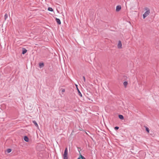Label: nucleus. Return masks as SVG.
I'll use <instances>...</instances> for the list:
<instances>
[{
	"label": "nucleus",
	"mask_w": 159,
	"mask_h": 159,
	"mask_svg": "<svg viewBox=\"0 0 159 159\" xmlns=\"http://www.w3.org/2000/svg\"><path fill=\"white\" fill-rule=\"evenodd\" d=\"M144 10L146 11L143 15V19H145L147 16H148L150 13V10L149 8L148 7H145Z\"/></svg>",
	"instance_id": "1"
},
{
	"label": "nucleus",
	"mask_w": 159,
	"mask_h": 159,
	"mask_svg": "<svg viewBox=\"0 0 159 159\" xmlns=\"http://www.w3.org/2000/svg\"><path fill=\"white\" fill-rule=\"evenodd\" d=\"M68 154V150L67 148H66L63 154V159H68L67 156Z\"/></svg>",
	"instance_id": "2"
},
{
	"label": "nucleus",
	"mask_w": 159,
	"mask_h": 159,
	"mask_svg": "<svg viewBox=\"0 0 159 159\" xmlns=\"http://www.w3.org/2000/svg\"><path fill=\"white\" fill-rule=\"evenodd\" d=\"M122 45L121 42L120 41V40L118 41V45H117L118 48H122Z\"/></svg>",
	"instance_id": "3"
},
{
	"label": "nucleus",
	"mask_w": 159,
	"mask_h": 159,
	"mask_svg": "<svg viewBox=\"0 0 159 159\" xmlns=\"http://www.w3.org/2000/svg\"><path fill=\"white\" fill-rule=\"evenodd\" d=\"M121 9V6L120 5H118L116 7V10L117 11H118Z\"/></svg>",
	"instance_id": "4"
},
{
	"label": "nucleus",
	"mask_w": 159,
	"mask_h": 159,
	"mask_svg": "<svg viewBox=\"0 0 159 159\" xmlns=\"http://www.w3.org/2000/svg\"><path fill=\"white\" fill-rule=\"evenodd\" d=\"M77 90L78 92V95L81 97H82V94L80 92V90H79V89L78 88V87H77Z\"/></svg>",
	"instance_id": "5"
},
{
	"label": "nucleus",
	"mask_w": 159,
	"mask_h": 159,
	"mask_svg": "<svg viewBox=\"0 0 159 159\" xmlns=\"http://www.w3.org/2000/svg\"><path fill=\"white\" fill-rule=\"evenodd\" d=\"M56 20L57 22L60 25L61 24V22L60 19L56 18Z\"/></svg>",
	"instance_id": "6"
},
{
	"label": "nucleus",
	"mask_w": 159,
	"mask_h": 159,
	"mask_svg": "<svg viewBox=\"0 0 159 159\" xmlns=\"http://www.w3.org/2000/svg\"><path fill=\"white\" fill-rule=\"evenodd\" d=\"M27 51V50L24 48H22V54H25Z\"/></svg>",
	"instance_id": "7"
},
{
	"label": "nucleus",
	"mask_w": 159,
	"mask_h": 159,
	"mask_svg": "<svg viewBox=\"0 0 159 159\" xmlns=\"http://www.w3.org/2000/svg\"><path fill=\"white\" fill-rule=\"evenodd\" d=\"M39 67L40 68H41L42 67L44 66V63L43 62L39 63Z\"/></svg>",
	"instance_id": "8"
},
{
	"label": "nucleus",
	"mask_w": 159,
	"mask_h": 159,
	"mask_svg": "<svg viewBox=\"0 0 159 159\" xmlns=\"http://www.w3.org/2000/svg\"><path fill=\"white\" fill-rule=\"evenodd\" d=\"M24 140L25 141L27 142L29 141L28 138L27 136H25L24 137Z\"/></svg>",
	"instance_id": "9"
},
{
	"label": "nucleus",
	"mask_w": 159,
	"mask_h": 159,
	"mask_svg": "<svg viewBox=\"0 0 159 159\" xmlns=\"http://www.w3.org/2000/svg\"><path fill=\"white\" fill-rule=\"evenodd\" d=\"M119 118L121 120H123L124 119L123 116L121 115H119Z\"/></svg>",
	"instance_id": "10"
},
{
	"label": "nucleus",
	"mask_w": 159,
	"mask_h": 159,
	"mask_svg": "<svg viewBox=\"0 0 159 159\" xmlns=\"http://www.w3.org/2000/svg\"><path fill=\"white\" fill-rule=\"evenodd\" d=\"M33 123L34 124L36 127H38V125L35 120L33 121Z\"/></svg>",
	"instance_id": "11"
},
{
	"label": "nucleus",
	"mask_w": 159,
	"mask_h": 159,
	"mask_svg": "<svg viewBox=\"0 0 159 159\" xmlns=\"http://www.w3.org/2000/svg\"><path fill=\"white\" fill-rule=\"evenodd\" d=\"M127 84H128V83L127 81H125L123 83V84H124L125 88H126Z\"/></svg>",
	"instance_id": "12"
},
{
	"label": "nucleus",
	"mask_w": 159,
	"mask_h": 159,
	"mask_svg": "<svg viewBox=\"0 0 159 159\" xmlns=\"http://www.w3.org/2000/svg\"><path fill=\"white\" fill-rule=\"evenodd\" d=\"M7 152L8 153H10L11 151V149L10 148H8L7 150Z\"/></svg>",
	"instance_id": "13"
},
{
	"label": "nucleus",
	"mask_w": 159,
	"mask_h": 159,
	"mask_svg": "<svg viewBox=\"0 0 159 159\" xmlns=\"http://www.w3.org/2000/svg\"><path fill=\"white\" fill-rule=\"evenodd\" d=\"M48 10L49 11H53V9L51 7H49L48 8Z\"/></svg>",
	"instance_id": "14"
},
{
	"label": "nucleus",
	"mask_w": 159,
	"mask_h": 159,
	"mask_svg": "<svg viewBox=\"0 0 159 159\" xmlns=\"http://www.w3.org/2000/svg\"><path fill=\"white\" fill-rule=\"evenodd\" d=\"M80 158H80L81 159H86V158L81 154L80 155Z\"/></svg>",
	"instance_id": "15"
},
{
	"label": "nucleus",
	"mask_w": 159,
	"mask_h": 159,
	"mask_svg": "<svg viewBox=\"0 0 159 159\" xmlns=\"http://www.w3.org/2000/svg\"><path fill=\"white\" fill-rule=\"evenodd\" d=\"M146 131L149 133V128L147 127H146Z\"/></svg>",
	"instance_id": "16"
},
{
	"label": "nucleus",
	"mask_w": 159,
	"mask_h": 159,
	"mask_svg": "<svg viewBox=\"0 0 159 159\" xmlns=\"http://www.w3.org/2000/svg\"><path fill=\"white\" fill-rule=\"evenodd\" d=\"M8 17V15L7 14H6L4 15L5 19L6 20Z\"/></svg>",
	"instance_id": "17"
},
{
	"label": "nucleus",
	"mask_w": 159,
	"mask_h": 159,
	"mask_svg": "<svg viewBox=\"0 0 159 159\" xmlns=\"http://www.w3.org/2000/svg\"><path fill=\"white\" fill-rule=\"evenodd\" d=\"M119 129V127H118V126H116L115 128H114V129L115 130H117L118 129Z\"/></svg>",
	"instance_id": "18"
},
{
	"label": "nucleus",
	"mask_w": 159,
	"mask_h": 159,
	"mask_svg": "<svg viewBox=\"0 0 159 159\" xmlns=\"http://www.w3.org/2000/svg\"><path fill=\"white\" fill-rule=\"evenodd\" d=\"M65 91V89H62V92H64Z\"/></svg>",
	"instance_id": "19"
},
{
	"label": "nucleus",
	"mask_w": 159,
	"mask_h": 159,
	"mask_svg": "<svg viewBox=\"0 0 159 159\" xmlns=\"http://www.w3.org/2000/svg\"><path fill=\"white\" fill-rule=\"evenodd\" d=\"M83 79H84V82H85V78L84 77V76H83Z\"/></svg>",
	"instance_id": "20"
},
{
	"label": "nucleus",
	"mask_w": 159,
	"mask_h": 159,
	"mask_svg": "<svg viewBox=\"0 0 159 159\" xmlns=\"http://www.w3.org/2000/svg\"><path fill=\"white\" fill-rule=\"evenodd\" d=\"M81 158H80V157H79L77 159H80Z\"/></svg>",
	"instance_id": "21"
},
{
	"label": "nucleus",
	"mask_w": 159,
	"mask_h": 159,
	"mask_svg": "<svg viewBox=\"0 0 159 159\" xmlns=\"http://www.w3.org/2000/svg\"><path fill=\"white\" fill-rule=\"evenodd\" d=\"M76 86V87H77V85H75Z\"/></svg>",
	"instance_id": "22"
}]
</instances>
